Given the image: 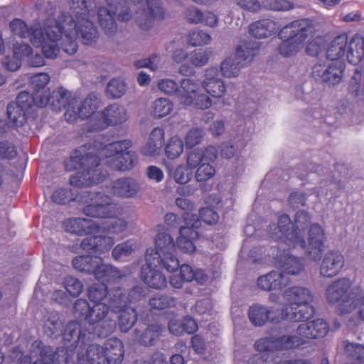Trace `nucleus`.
I'll use <instances>...</instances> for the list:
<instances>
[{
  "label": "nucleus",
  "instance_id": "f257e3e1",
  "mask_svg": "<svg viewBox=\"0 0 364 364\" xmlns=\"http://www.w3.org/2000/svg\"><path fill=\"white\" fill-rule=\"evenodd\" d=\"M70 5L72 14L63 13L57 18H48L43 24L35 22L28 27L23 21L15 18L9 24L11 31L29 38L34 46L41 48L47 58H55L60 47L73 55L77 50V39L90 45L97 41L99 34L91 20L95 13L92 0H70Z\"/></svg>",
  "mask_w": 364,
  "mask_h": 364
},
{
  "label": "nucleus",
  "instance_id": "f03ea898",
  "mask_svg": "<svg viewBox=\"0 0 364 364\" xmlns=\"http://www.w3.org/2000/svg\"><path fill=\"white\" fill-rule=\"evenodd\" d=\"M100 150L98 154L95 146L87 145L75 150L69 159L65 161L67 171H77L70 182L76 187L92 186L102 182L105 175L102 174L98 167L100 165Z\"/></svg>",
  "mask_w": 364,
  "mask_h": 364
},
{
  "label": "nucleus",
  "instance_id": "7ed1b4c3",
  "mask_svg": "<svg viewBox=\"0 0 364 364\" xmlns=\"http://www.w3.org/2000/svg\"><path fill=\"white\" fill-rule=\"evenodd\" d=\"M310 222L311 218L305 211L296 213L294 224L287 215H282L277 225H269L268 233L272 239L282 241L291 248H304L306 244L304 231Z\"/></svg>",
  "mask_w": 364,
  "mask_h": 364
},
{
  "label": "nucleus",
  "instance_id": "20e7f679",
  "mask_svg": "<svg viewBox=\"0 0 364 364\" xmlns=\"http://www.w3.org/2000/svg\"><path fill=\"white\" fill-rule=\"evenodd\" d=\"M287 304L282 309V315L285 320L299 322L312 317L315 313L313 306L314 295L303 287H293L283 293Z\"/></svg>",
  "mask_w": 364,
  "mask_h": 364
},
{
  "label": "nucleus",
  "instance_id": "39448f33",
  "mask_svg": "<svg viewBox=\"0 0 364 364\" xmlns=\"http://www.w3.org/2000/svg\"><path fill=\"white\" fill-rule=\"evenodd\" d=\"M314 33V25L308 19L296 20L286 25L279 33L282 40L279 47L280 54L285 57L296 55Z\"/></svg>",
  "mask_w": 364,
  "mask_h": 364
},
{
  "label": "nucleus",
  "instance_id": "423d86ee",
  "mask_svg": "<svg viewBox=\"0 0 364 364\" xmlns=\"http://www.w3.org/2000/svg\"><path fill=\"white\" fill-rule=\"evenodd\" d=\"M82 204V212L87 215L99 218H112L120 215L122 207L108 195L90 191H82L74 199Z\"/></svg>",
  "mask_w": 364,
  "mask_h": 364
},
{
  "label": "nucleus",
  "instance_id": "0eeeda50",
  "mask_svg": "<svg viewBox=\"0 0 364 364\" xmlns=\"http://www.w3.org/2000/svg\"><path fill=\"white\" fill-rule=\"evenodd\" d=\"M360 293L358 288L353 287L351 281L346 277L331 282L326 289V299L328 303H339L342 314H348L355 309V299Z\"/></svg>",
  "mask_w": 364,
  "mask_h": 364
},
{
  "label": "nucleus",
  "instance_id": "6e6552de",
  "mask_svg": "<svg viewBox=\"0 0 364 364\" xmlns=\"http://www.w3.org/2000/svg\"><path fill=\"white\" fill-rule=\"evenodd\" d=\"M131 142L127 140L115 141L100 149V154L107 159L112 168L127 171L132 168L136 161V154L129 150Z\"/></svg>",
  "mask_w": 364,
  "mask_h": 364
},
{
  "label": "nucleus",
  "instance_id": "1a4fd4ad",
  "mask_svg": "<svg viewBox=\"0 0 364 364\" xmlns=\"http://www.w3.org/2000/svg\"><path fill=\"white\" fill-rule=\"evenodd\" d=\"M199 82L191 77L183 78L179 82L177 98L184 107H193L199 109L210 108L213 102L210 97L200 92Z\"/></svg>",
  "mask_w": 364,
  "mask_h": 364
},
{
  "label": "nucleus",
  "instance_id": "9d476101",
  "mask_svg": "<svg viewBox=\"0 0 364 364\" xmlns=\"http://www.w3.org/2000/svg\"><path fill=\"white\" fill-rule=\"evenodd\" d=\"M156 250L147 249L146 254L151 252V255L156 256L163 267L169 272H174L179 267V261L174 253L176 247L171 236L166 232L158 233L155 238Z\"/></svg>",
  "mask_w": 364,
  "mask_h": 364
},
{
  "label": "nucleus",
  "instance_id": "9b49d317",
  "mask_svg": "<svg viewBox=\"0 0 364 364\" xmlns=\"http://www.w3.org/2000/svg\"><path fill=\"white\" fill-rule=\"evenodd\" d=\"M328 331L327 323L316 319L299 324L295 331L289 334L294 348L309 343L312 340L322 338Z\"/></svg>",
  "mask_w": 364,
  "mask_h": 364
},
{
  "label": "nucleus",
  "instance_id": "f8f14e48",
  "mask_svg": "<svg viewBox=\"0 0 364 364\" xmlns=\"http://www.w3.org/2000/svg\"><path fill=\"white\" fill-rule=\"evenodd\" d=\"M129 119L127 109L117 103L106 107L90 120V129L92 131H100L110 126L124 124Z\"/></svg>",
  "mask_w": 364,
  "mask_h": 364
},
{
  "label": "nucleus",
  "instance_id": "ddd939ff",
  "mask_svg": "<svg viewBox=\"0 0 364 364\" xmlns=\"http://www.w3.org/2000/svg\"><path fill=\"white\" fill-rule=\"evenodd\" d=\"M134 3L132 10H136L134 19L138 26L143 30L149 29L154 19H161L164 17V9L159 0H131Z\"/></svg>",
  "mask_w": 364,
  "mask_h": 364
},
{
  "label": "nucleus",
  "instance_id": "4468645a",
  "mask_svg": "<svg viewBox=\"0 0 364 364\" xmlns=\"http://www.w3.org/2000/svg\"><path fill=\"white\" fill-rule=\"evenodd\" d=\"M87 322L99 336H107L115 328V321L109 316V307L105 303L94 304L91 306Z\"/></svg>",
  "mask_w": 364,
  "mask_h": 364
},
{
  "label": "nucleus",
  "instance_id": "2eb2a0df",
  "mask_svg": "<svg viewBox=\"0 0 364 364\" xmlns=\"http://www.w3.org/2000/svg\"><path fill=\"white\" fill-rule=\"evenodd\" d=\"M344 69L343 60H329L327 63L315 64L312 67L311 75L318 82L336 85L342 80Z\"/></svg>",
  "mask_w": 364,
  "mask_h": 364
},
{
  "label": "nucleus",
  "instance_id": "dca6fc26",
  "mask_svg": "<svg viewBox=\"0 0 364 364\" xmlns=\"http://www.w3.org/2000/svg\"><path fill=\"white\" fill-rule=\"evenodd\" d=\"M151 252L146 254V263L141 269V277L144 282L149 287L155 289L165 287L167 281L165 275L161 271L163 264L159 262L156 256L151 255Z\"/></svg>",
  "mask_w": 364,
  "mask_h": 364
},
{
  "label": "nucleus",
  "instance_id": "f3484780",
  "mask_svg": "<svg viewBox=\"0 0 364 364\" xmlns=\"http://www.w3.org/2000/svg\"><path fill=\"white\" fill-rule=\"evenodd\" d=\"M326 236L324 230L318 224H314L310 227L308 233V244L304 246L306 257L313 262H318L325 250Z\"/></svg>",
  "mask_w": 364,
  "mask_h": 364
},
{
  "label": "nucleus",
  "instance_id": "a211bd4d",
  "mask_svg": "<svg viewBox=\"0 0 364 364\" xmlns=\"http://www.w3.org/2000/svg\"><path fill=\"white\" fill-rule=\"evenodd\" d=\"M101 103L99 95L90 92L78 105L70 106L65 112V120L69 122H75L77 118L85 119L91 116L97 109Z\"/></svg>",
  "mask_w": 364,
  "mask_h": 364
},
{
  "label": "nucleus",
  "instance_id": "6ab92c4d",
  "mask_svg": "<svg viewBox=\"0 0 364 364\" xmlns=\"http://www.w3.org/2000/svg\"><path fill=\"white\" fill-rule=\"evenodd\" d=\"M201 86L210 98L218 100L223 97L227 86L225 81L219 77V71L215 67H209L204 71Z\"/></svg>",
  "mask_w": 364,
  "mask_h": 364
},
{
  "label": "nucleus",
  "instance_id": "aec40b11",
  "mask_svg": "<svg viewBox=\"0 0 364 364\" xmlns=\"http://www.w3.org/2000/svg\"><path fill=\"white\" fill-rule=\"evenodd\" d=\"M248 314L250 321L256 326H262L267 321L279 323L285 320L281 310L269 309L259 304L250 306Z\"/></svg>",
  "mask_w": 364,
  "mask_h": 364
},
{
  "label": "nucleus",
  "instance_id": "412c9836",
  "mask_svg": "<svg viewBox=\"0 0 364 364\" xmlns=\"http://www.w3.org/2000/svg\"><path fill=\"white\" fill-rule=\"evenodd\" d=\"M345 265V258L341 252L329 250L323 257L319 273L321 277L331 278L337 276Z\"/></svg>",
  "mask_w": 364,
  "mask_h": 364
},
{
  "label": "nucleus",
  "instance_id": "4be33fe9",
  "mask_svg": "<svg viewBox=\"0 0 364 364\" xmlns=\"http://www.w3.org/2000/svg\"><path fill=\"white\" fill-rule=\"evenodd\" d=\"M140 191L139 183L132 178H121L112 181L111 193L118 198H130L136 196Z\"/></svg>",
  "mask_w": 364,
  "mask_h": 364
},
{
  "label": "nucleus",
  "instance_id": "5701e85b",
  "mask_svg": "<svg viewBox=\"0 0 364 364\" xmlns=\"http://www.w3.org/2000/svg\"><path fill=\"white\" fill-rule=\"evenodd\" d=\"M255 348L259 352L293 349L289 335H284L279 338L267 337L258 340L255 344Z\"/></svg>",
  "mask_w": 364,
  "mask_h": 364
},
{
  "label": "nucleus",
  "instance_id": "b1692460",
  "mask_svg": "<svg viewBox=\"0 0 364 364\" xmlns=\"http://www.w3.org/2000/svg\"><path fill=\"white\" fill-rule=\"evenodd\" d=\"M136 294H139V288L133 289L129 293V298L123 292L121 289H114L109 294V307L114 313H121L127 308L128 301L131 302L136 298L134 297Z\"/></svg>",
  "mask_w": 364,
  "mask_h": 364
},
{
  "label": "nucleus",
  "instance_id": "393cba45",
  "mask_svg": "<svg viewBox=\"0 0 364 364\" xmlns=\"http://www.w3.org/2000/svg\"><path fill=\"white\" fill-rule=\"evenodd\" d=\"M63 227L65 231L77 235L92 234L99 229L91 220L80 218L66 220L63 223Z\"/></svg>",
  "mask_w": 364,
  "mask_h": 364
},
{
  "label": "nucleus",
  "instance_id": "a878e982",
  "mask_svg": "<svg viewBox=\"0 0 364 364\" xmlns=\"http://www.w3.org/2000/svg\"><path fill=\"white\" fill-rule=\"evenodd\" d=\"M106 364H120L124 358V350L122 342L116 338L107 340L102 346Z\"/></svg>",
  "mask_w": 364,
  "mask_h": 364
},
{
  "label": "nucleus",
  "instance_id": "bb28decb",
  "mask_svg": "<svg viewBox=\"0 0 364 364\" xmlns=\"http://www.w3.org/2000/svg\"><path fill=\"white\" fill-rule=\"evenodd\" d=\"M79 364H106L102 346L92 344L77 355Z\"/></svg>",
  "mask_w": 364,
  "mask_h": 364
},
{
  "label": "nucleus",
  "instance_id": "cd10ccee",
  "mask_svg": "<svg viewBox=\"0 0 364 364\" xmlns=\"http://www.w3.org/2000/svg\"><path fill=\"white\" fill-rule=\"evenodd\" d=\"M60 352L63 353V350L54 352L50 347L43 345L40 341H36L33 343L32 355L35 356L39 353L41 358L34 361L33 364H58Z\"/></svg>",
  "mask_w": 364,
  "mask_h": 364
},
{
  "label": "nucleus",
  "instance_id": "c85d7f7f",
  "mask_svg": "<svg viewBox=\"0 0 364 364\" xmlns=\"http://www.w3.org/2000/svg\"><path fill=\"white\" fill-rule=\"evenodd\" d=\"M51 108L57 112L65 109L67 111L69 105L74 106L77 102L76 95H73L68 90L60 87L52 93Z\"/></svg>",
  "mask_w": 364,
  "mask_h": 364
},
{
  "label": "nucleus",
  "instance_id": "c756f323",
  "mask_svg": "<svg viewBox=\"0 0 364 364\" xmlns=\"http://www.w3.org/2000/svg\"><path fill=\"white\" fill-rule=\"evenodd\" d=\"M126 274L127 272L125 270L119 269L111 264H105L102 258L101 264H99L94 273L95 279L102 284L105 282H109L120 279Z\"/></svg>",
  "mask_w": 364,
  "mask_h": 364
},
{
  "label": "nucleus",
  "instance_id": "7c9ffc66",
  "mask_svg": "<svg viewBox=\"0 0 364 364\" xmlns=\"http://www.w3.org/2000/svg\"><path fill=\"white\" fill-rule=\"evenodd\" d=\"M346 56L350 63L357 65L359 63L364 66V38L355 35L348 43Z\"/></svg>",
  "mask_w": 364,
  "mask_h": 364
},
{
  "label": "nucleus",
  "instance_id": "2f4dec72",
  "mask_svg": "<svg viewBox=\"0 0 364 364\" xmlns=\"http://www.w3.org/2000/svg\"><path fill=\"white\" fill-rule=\"evenodd\" d=\"M164 132L160 127H155L151 132L146 145L142 149V153L146 156L158 154L164 145Z\"/></svg>",
  "mask_w": 364,
  "mask_h": 364
},
{
  "label": "nucleus",
  "instance_id": "473e14b6",
  "mask_svg": "<svg viewBox=\"0 0 364 364\" xmlns=\"http://www.w3.org/2000/svg\"><path fill=\"white\" fill-rule=\"evenodd\" d=\"M164 331V328L159 324H154L146 327L144 330L134 331L136 339L144 346H153L159 338Z\"/></svg>",
  "mask_w": 364,
  "mask_h": 364
},
{
  "label": "nucleus",
  "instance_id": "72a5a7b5",
  "mask_svg": "<svg viewBox=\"0 0 364 364\" xmlns=\"http://www.w3.org/2000/svg\"><path fill=\"white\" fill-rule=\"evenodd\" d=\"M348 37L346 34L336 36L331 42L326 51L330 61L342 60L341 58L347 53Z\"/></svg>",
  "mask_w": 364,
  "mask_h": 364
},
{
  "label": "nucleus",
  "instance_id": "f704fd0d",
  "mask_svg": "<svg viewBox=\"0 0 364 364\" xmlns=\"http://www.w3.org/2000/svg\"><path fill=\"white\" fill-rule=\"evenodd\" d=\"M277 25L270 19L257 21L249 26L250 33L257 38H268L277 31Z\"/></svg>",
  "mask_w": 364,
  "mask_h": 364
},
{
  "label": "nucleus",
  "instance_id": "c9c22d12",
  "mask_svg": "<svg viewBox=\"0 0 364 364\" xmlns=\"http://www.w3.org/2000/svg\"><path fill=\"white\" fill-rule=\"evenodd\" d=\"M114 15L115 11H112L111 6H101L97 10L99 23L107 34H112L117 30Z\"/></svg>",
  "mask_w": 364,
  "mask_h": 364
},
{
  "label": "nucleus",
  "instance_id": "e433bc0d",
  "mask_svg": "<svg viewBox=\"0 0 364 364\" xmlns=\"http://www.w3.org/2000/svg\"><path fill=\"white\" fill-rule=\"evenodd\" d=\"M242 67L240 58L235 54L225 58L221 62L220 71L225 77H236L239 75Z\"/></svg>",
  "mask_w": 364,
  "mask_h": 364
},
{
  "label": "nucleus",
  "instance_id": "4c0bfd02",
  "mask_svg": "<svg viewBox=\"0 0 364 364\" xmlns=\"http://www.w3.org/2000/svg\"><path fill=\"white\" fill-rule=\"evenodd\" d=\"M99 264H101V257H99L78 256L73 260L75 269L93 275Z\"/></svg>",
  "mask_w": 364,
  "mask_h": 364
},
{
  "label": "nucleus",
  "instance_id": "58836bf2",
  "mask_svg": "<svg viewBox=\"0 0 364 364\" xmlns=\"http://www.w3.org/2000/svg\"><path fill=\"white\" fill-rule=\"evenodd\" d=\"M280 266L286 275L299 274L304 269V264L300 258L288 255L281 259Z\"/></svg>",
  "mask_w": 364,
  "mask_h": 364
},
{
  "label": "nucleus",
  "instance_id": "ea45409f",
  "mask_svg": "<svg viewBox=\"0 0 364 364\" xmlns=\"http://www.w3.org/2000/svg\"><path fill=\"white\" fill-rule=\"evenodd\" d=\"M260 43L257 41H249L240 45L236 50V55L240 60L251 62L258 53Z\"/></svg>",
  "mask_w": 364,
  "mask_h": 364
},
{
  "label": "nucleus",
  "instance_id": "a19ab883",
  "mask_svg": "<svg viewBox=\"0 0 364 364\" xmlns=\"http://www.w3.org/2000/svg\"><path fill=\"white\" fill-rule=\"evenodd\" d=\"M193 218L191 220L193 223L188 221V218H185V220L186 221V225L183 226L179 230V237H183V235H184V238H187L188 240L196 241L198 238V232L197 229L200 226V222L198 219L197 215H191V216Z\"/></svg>",
  "mask_w": 364,
  "mask_h": 364
},
{
  "label": "nucleus",
  "instance_id": "79ce46f5",
  "mask_svg": "<svg viewBox=\"0 0 364 364\" xmlns=\"http://www.w3.org/2000/svg\"><path fill=\"white\" fill-rule=\"evenodd\" d=\"M186 41L189 46L199 47L210 44L212 38L209 33L203 30L194 29L188 33Z\"/></svg>",
  "mask_w": 364,
  "mask_h": 364
},
{
  "label": "nucleus",
  "instance_id": "37998d69",
  "mask_svg": "<svg viewBox=\"0 0 364 364\" xmlns=\"http://www.w3.org/2000/svg\"><path fill=\"white\" fill-rule=\"evenodd\" d=\"M136 248V244L132 240H127L116 245L112 252V257L116 261L125 260L130 256Z\"/></svg>",
  "mask_w": 364,
  "mask_h": 364
},
{
  "label": "nucleus",
  "instance_id": "c03bdc74",
  "mask_svg": "<svg viewBox=\"0 0 364 364\" xmlns=\"http://www.w3.org/2000/svg\"><path fill=\"white\" fill-rule=\"evenodd\" d=\"M346 355L353 360V364H364V346L360 344L343 342Z\"/></svg>",
  "mask_w": 364,
  "mask_h": 364
},
{
  "label": "nucleus",
  "instance_id": "a18cd8bd",
  "mask_svg": "<svg viewBox=\"0 0 364 364\" xmlns=\"http://www.w3.org/2000/svg\"><path fill=\"white\" fill-rule=\"evenodd\" d=\"M137 315L134 308H127L119 313V326L122 331L127 332L136 323Z\"/></svg>",
  "mask_w": 364,
  "mask_h": 364
},
{
  "label": "nucleus",
  "instance_id": "49530a36",
  "mask_svg": "<svg viewBox=\"0 0 364 364\" xmlns=\"http://www.w3.org/2000/svg\"><path fill=\"white\" fill-rule=\"evenodd\" d=\"M26 113L27 112L13 102L7 106L8 118L16 127L23 126L26 122Z\"/></svg>",
  "mask_w": 364,
  "mask_h": 364
},
{
  "label": "nucleus",
  "instance_id": "de8ad7c7",
  "mask_svg": "<svg viewBox=\"0 0 364 364\" xmlns=\"http://www.w3.org/2000/svg\"><path fill=\"white\" fill-rule=\"evenodd\" d=\"M173 110V103L166 98H159L153 102L152 113L156 117L162 118Z\"/></svg>",
  "mask_w": 364,
  "mask_h": 364
},
{
  "label": "nucleus",
  "instance_id": "09e8293b",
  "mask_svg": "<svg viewBox=\"0 0 364 364\" xmlns=\"http://www.w3.org/2000/svg\"><path fill=\"white\" fill-rule=\"evenodd\" d=\"M127 86L120 79H112L107 84L106 94L110 98H119L126 92Z\"/></svg>",
  "mask_w": 364,
  "mask_h": 364
},
{
  "label": "nucleus",
  "instance_id": "8fccbe9b",
  "mask_svg": "<svg viewBox=\"0 0 364 364\" xmlns=\"http://www.w3.org/2000/svg\"><path fill=\"white\" fill-rule=\"evenodd\" d=\"M183 151V143L182 140L175 136L171 138L165 149L166 155L171 159L178 158Z\"/></svg>",
  "mask_w": 364,
  "mask_h": 364
},
{
  "label": "nucleus",
  "instance_id": "3c124183",
  "mask_svg": "<svg viewBox=\"0 0 364 364\" xmlns=\"http://www.w3.org/2000/svg\"><path fill=\"white\" fill-rule=\"evenodd\" d=\"M349 91L355 96L364 95V73L355 70L349 84Z\"/></svg>",
  "mask_w": 364,
  "mask_h": 364
},
{
  "label": "nucleus",
  "instance_id": "603ef678",
  "mask_svg": "<svg viewBox=\"0 0 364 364\" xmlns=\"http://www.w3.org/2000/svg\"><path fill=\"white\" fill-rule=\"evenodd\" d=\"M205 132L203 129L194 127L191 129L185 136V146L188 149H191L201 143L203 139Z\"/></svg>",
  "mask_w": 364,
  "mask_h": 364
},
{
  "label": "nucleus",
  "instance_id": "864d4df0",
  "mask_svg": "<svg viewBox=\"0 0 364 364\" xmlns=\"http://www.w3.org/2000/svg\"><path fill=\"white\" fill-rule=\"evenodd\" d=\"M108 294L107 287L101 283L98 284H93L90 287L88 292V297L94 304L102 303Z\"/></svg>",
  "mask_w": 364,
  "mask_h": 364
},
{
  "label": "nucleus",
  "instance_id": "5fc2aeb1",
  "mask_svg": "<svg viewBox=\"0 0 364 364\" xmlns=\"http://www.w3.org/2000/svg\"><path fill=\"white\" fill-rule=\"evenodd\" d=\"M81 334L80 324L77 321H71L68 323L65 329L63 338L68 342L73 341V346L78 341Z\"/></svg>",
  "mask_w": 364,
  "mask_h": 364
},
{
  "label": "nucleus",
  "instance_id": "6e6d98bb",
  "mask_svg": "<svg viewBox=\"0 0 364 364\" xmlns=\"http://www.w3.org/2000/svg\"><path fill=\"white\" fill-rule=\"evenodd\" d=\"M149 305L153 309L160 310L173 306L175 305V301L173 298L169 296L156 294L150 299Z\"/></svg>",
  "mask_w": 364,
  "mask_h": 364
},
{
  "label": "nucleus",
  "instance_id": "4d7b16f0",
  "mask_svg": "<svg viewBox=\"0 0 364 364\" xmlns=\"http://www.w3.org/2000/svg\"><path fill=\"white\" fill-rule=\"evenodd\" d=\"M169 175L179 184H186L191 178V172L183 165H179L174 169H170Z\"/></svg>",
  "mask_w": 364,
  "mask_h": 364
},
{
  "label": "nucleus",
  "instance_id": "13d9d810",
  "mask_svg": "<svg viewBox=\"0 0 364 364\" xmlns=\"http://www.w3.org/2000/svg\"><path fill=\"white\" fill-rule=\"evenodd\" d=\"M178 85L174 80L170 78H163L158 80L157 87L159 90L167 95L177 96Z\"/></svg>",
  "mask_w": 364,
  "mask_h": 364
},
{
  "label": "nucleus",
  "instance_id": "bf43d9fd",
  "mask_svg": "<svg viewBox=\"0 0 364 364\" xmlns=\"http://www.w3.org/2000/svg\"><path fill=\"white\" fill-rule=\"evenodd\" d=\"M63 284L67 292L72 296H78L82 291V284L77 279L73 277H65Z\"/></svg>",
  "mask_w": 364,
  "mask_h": 364
},
{
  "label": "nucleus",
  "instance_id": "052dcab7",
  "mask_svg": "<svg viewBox=\"0 0 364 364\" xmlns=\"http://www.w3.org/2000/svg\"><path fill=\"white\" fill-rule=\"evenodd\" d=\"M210 55V51L195 50L189 54V60L193 65L202 67L208 63Z\"/></svg>",
  "mask_w": 364,
  "mask_h": 364
},
{
  "label": "nucleus",
  "instance_id": "680f3d73",
  "mask_svg": "<svg viewBox=\"0 0 364 364\" xmlns=\"http://www.w3.org/2000/svg\"><path fill=\"white\" fill-rule=\"evenodd\" d=\"M51 100L52 96L49 89L33 90V100L36 106L43 107L48 105H50Z\"/></svg>",
  "mask_w": 364,
  "mask_h": 364
},
{
  "label": "nucleus",
  "instance_id": "e2e57ef3",
  "mask_svg": "<svg viewBox=\"0 0 364 364\" xmlns=\"http://www.w3.org/2000/svg\"><path fill=\"white\" fill-rule=\"evenodd\" d=\"M45 332L49 336L60 334L62 328V322L57 315H53L48 318L44 325Z\"/></svg>",
  "mask_w": 364,
  "mask_h": 364
},
{
  "label": "nucleus",
  "instance_id": "0e129e2a",
  "mask_svg": "<svg viewBox=\"0 0 364 364\" xmlns=\"http://www.w3.org/2000/svg\"><path fill=\"white\" fill-rule=\"evenodd\" d=\"M215 174V168L208 163L203 162L196 173V179L198 181H205L213 177Z\"/></svg>",
  "mask_w": 364,
  "mask_h": 364
},
{
  "label": "nucleus",
  "instance_id": "69168bd1",
  "mask_svg": "<svg viewBox=\"0 0 364 364\" xmlns=\"http://www.w3.org/2000/svg\"><path fill=\"white\" fill-rule=\"evenodd\" d=\"M91 306L85 299H77L73 306V314L76 317L84 318L87 321Z\"/></svg>",
  "mask_w": 364,
  "mask_h": 364
},
{
  "label": "nucleus",
  "instance_id": "338daca9",
  "mask_svg": "<svg viewBox=\"0 0 364 364\" xmlns=\"http://www.w3.org/2000/svg\"><path fill=\"white\" fill-rule=\"evenodd\" d=\"M50 81V76L46 73L34 75L31 78V84L33 90L47 89L46 86Z\"/></svg>",
  "mask_w": 364,
  "mask_h": 364
},
{
  "label": "nucleus",
  "instance_id": "774afa93",
  "mask_svg": "<svg viewBox=\"0 0 364 364\" xmlns=\"http://www.w3.org/2000/svg\"><path fill=\"white\" fill-rule=\"evenodd\" d=\"M185 18L192 24H199L203 22V12L197 7L191 6L184 12Z\"/></svg>",
  "mask_w": 364,
  "mask_h": 364
}]
</instances>
